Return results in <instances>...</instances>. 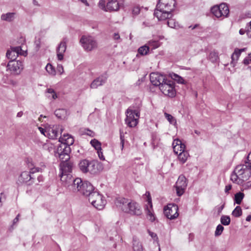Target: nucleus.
Here are the masks:
<instances>
[{
  "instance_id": "nucleus-1",
  "label": "nucleus",
  "mask_w": 251,
  "mask_h": 251,
  "mask_svg": "<svg viewBox=\"0 0 251 251\" xmlns=\"http://www.w3.org/2000/svg\"><path fill=\"white\" fill-rule=\"evenodd\" d=\"M159 89L165 95L170 98L175 97L176 96L175 83L171 79L166 78L160 86Z\"/></svg>"
},
{
  "instance_id": "nucleus-2",
  "label": "nucleus",
  "mask_w": 251,
  "mask_h": 251,
  "mask_svg": "<svg viewBox=\"0 0 251 251\" xmlns=\"http://www.w3.org/2000/svg\"><path fill=\"white\" fill-rule=\"evenodd\" d=\"M126 117L125 120L126 124L130 127H134L138 123L140 117V111L138 110H132L128 108L126 111Z\"/></svg>"
},
{
  "instance_id": "nucleus-3",
  "label": "nucleus",
  "mask_w": 251,
  "mask_h": 251,
  "mask_svg": "<svg viewBox=\"0 0 251 251\" xmlns=\"http://www.w3.org/2000/svg\"><path fill=\"white\" fill-rule=\"evenodd\" d=\"M80 43L84 50L90 51L97 48V41L92 36L83 35L80 38Z\"/></svg>"
},
{
  "instance_id": "nucleus-4",
  "label": "nucleus",
  "mask_w": 251,
  "mask_h": 251,
  "mask_svg": "<svg viewBox=\"0 0 251 251\" xmlns=\"http://www.w3.org/2000/svg\"><path fill=\"white\" fill-rule=\"evenodd\" d=\"M178 207L175 203H169L164 207V215L170 220H174L178 216Z\"/></svg>"
},
{
  "instance_id": "nucleus-5",
  "label": "nucleus",
  "mask_w": 251,
  "mask_h": 251,
  "mask_svg": "<svg viewBox=\"0 0 251 251\" xmlns=\"http://www.w3.org/2000/svg\"><path fill=\"white\" fill-rule=\"evenodd\" d=\"M175 0H159L156 6V9L159 10L172 12L175 7Z\"/></svg>"
},
{
  "instance_id": "nucleus-6",
  "label": "nucleus",
  "mask_w": 251,
  "mask_h": 251,
  "mask_svg": "<svg viewBox=\"0 0 251 251\" xmlns=\"http://www.w3.org/2000/svg\"><path fill=\"white\" fill-rule=\"evenodd\" d=\"M10 49L11 50H8L6 53V56L10 60H15L19 54L26 56L27 54V51L23 50L21 46H11Z\"/></svg>"
},
{
  "instance_id": "nucleus-7",
  "label": "nucleus",
  "mask_w": 251,
  "mask_h": 251,
  "mask_svg": "<svg viewBox=\"0 0 251 251\" xmlns=\"http://www.w3.org/2000/svg\"><path fill=\"white\" fill-rule=\"evenodd\" d=\"M35 171L38 172L39 168H36L35 171L33 169L29 172L27 171L22 172L19 177L18 181L21 183H25L28 185H31L35 178L33 176L31 175V174L33 175Z\"/></svg>"
},
{
  "instance_id": "nucleus-8",
  "label": "nucleus",
  "mask_w": 251,
  "mask_h": 251,
  "mask_svg": "<svg viewBox=\"0 0 251 251\" xmlns=\"http://www.w3.org/2000/svg\"><path fill=\"white\" fill-rule=\"evenodd\" d=\"M7 68L11 72V74L19 75L23 69V64L20 60H10Z\"/></svg>"
},
{
  "instance_id": "nucleus-9",
  "label": "nucleus",
  "mask_w": 251,
  "mask_h": 251,
  "mask_svg": "<svg viewBox=\"0 0 251 251\" xmlns=\"http://www.w3.org/2000/svg\"><path fill=\"white\" fill-rule=\"evenodd\" d=\"M187 186V183L185 177L182 176H179L174 186L178 196H181L184 194Z\"/></svg>"
},
{
  "instance_id": "nucleus-10",
  "label": "nucleus",
  "mask_w": 251,
  "mask_h": 251,
  "mask_svg": "<svg viewBox=\"0 0 251 251\" xmlns=\"http://www.w3.org/2000/svg\"><path fill=\"white\" fill-rule=\"evenodd\" d=\"M70 152L71 148L70 147L61 143L57 147L56 153L59 158L62 160L64 159V157L66 156L67 157L65 159L67 161L70 158L69 153Z\"/></svg>"
},
{
  "instance_id": "nucleus-11",
  "label": "nucleus",
  "mask_w": 251,
  "mask_h": 251,
  "mask_svg": "<svg viewBox=\"0 0 251 251\" xmlns=\"http://www.w3.org/2000/svg\"><path fill=\"white\" fill-rule=\"evenodd\" d=\"M108 75L106 72H104L99 76L96 78L90 84V87L91 89H96L99 86L104 85L107 79Z\"/></svg>"
},
{
  "instance_id": "nucleus-12",
  "label": "nucleus",
  "mask_w": 251,
  "mask_h": 251,
  "mask_svg": "<svg viewBox=\"0 0 251 251\" xmlns=\"http://www.w3.org/2000/svg\"><path fill=\"white\" fill-rule=\"evenodd\" d=\"M59 130L60 131V134L63 130L59 125L50 126L47 127V135L50 139H56L58 135Z\"/></svg>"
},
{
  "instance_id": "nucleus-13",
  "label": "nucleus",
  "mask_w": 251,
  "mask_h": 251,
  "mask_svg": "<svg viewBox=\"0 0 251 251\" xmlns=\"http://www.w3.org/2000/svg\"><path fill=\"white\" fill-rule=\"evenodd\" d=\"M127 208V210L125 212L130 215L139 216L142 213L140 206L136 202L130 201Z\"/></svg>"
},
{
  "instance_id": "nucleus-14",
  "label": "nucleus",
  "mask_w": 251,
  "mask_h": 251,
  "mask_svg": "<svg viewBox=\"0 0 251 251\" xmlns=\"http://www.w3.org/2000/svg\"><path fill=\"white\" fill-rule=\"evenodd\" d=\"M102 170V167L101 164L95 160L90 161L88 173L96 175L99 174Z\"/></svg>"
},
{
  "instance_id": "nucleus-15",
  "label": "nucleus",
  "mask_w": 251,
  "mask_h": 251,
  "mask_svg": "<svg viewBox=\"0 0 251 251\" xmlns=\"http://www.w3.org/2000/svg\"><path fill=\"white\" fill-rule=\"evenodd\" d=\"M83 181L80 178H76L73 179L72 183L68 185V188L70 191L74 193L80 192L82 185H83Z\"/></svg>"
},
{
  "instance_id": "nucleus-16",
  "label": "nucleus",
  "mask_w": 251,
  "mask_h": 251,
  "mask_svg": "<svg viewBox=\"0 0 251 251\" xmlns=\"http://www.w3.org/2000/svg\"><path fill=\"white\" fill-rule=\"evenodd\" d=\"M166 78V76L164 75L155 73H152L150 74V81L152 84L155 86L160 87Z\"/></svg>"
},
{
  "instance_id": "nucleus-17",
  "label": "nucleus",
  "mask_w": 251,
  "mask_h": 251,
  "mask_svg": "<svg viewBox=\"0 0 251 251\" xmlns=\"http://www.w3.org/2000/svg\"><path fill=\"white\" fill-rule=\"evenodd\" d=\"M130 201H131L123 197H118L116 199L115 203L119 209L125 212V211L127 210V207L128 206Z\"/></svg>"
},
{
  "instance_id": "nucleus-18",
  "label": "nucleus",
  "mask_w": 251,
  "mask_h": 251,
  "mask_svg": "<svg viewBox=\"0 0 251 251\" xmlns=\"http://www.w3.org/2000/svg\"><path fill=\"white\" fill-rule=\"evenodd\" d=\"M171 11H165V10H159L155 8L154 15L157 18L159 21H164L169 19L173 16Z\"/></svg>"
},
{
  "instance_id": "nucleus-19",
  "label": "nucleus",
  "mask_w": 251,
  "mask_h": 251,
  "mask_svg": "<svg viewBox=\"0 0 251 251\" xmlns=\"http://www.w3.org/2000/svg\"><path fill=\"white\" fill-rule=\"evenodd\" d=\"M66 44L67 40L66 38H64L57 48V57L58 60L61 61L63 59L64 53L65 52L67 48Z\"/></svg>"
},
{
  "instance_id": "nucleus-20",
  "label": "nucleus",
  "mask_w": 251,
  "mask_h": 251,
  "mask_svg": "<svg viewBox=\"0 0 251 251\" xmlns=\"http://www.w3.org/2000/svg\"><path fill=\"white\" fill-rule=\"evenodd\" d=\"M95 189L94 187L90 182L85 180L83 181V185L80 189V194L88 197Z\"/></svg>"
},
{
  "instance_id": "nucleus-21",
  "label": "nucleus",
  "mask_w": 251,
  "mask_h": 251,
  "mask_svg": "<svg viewBox=\"0 0 251 251\" xmlns=\"http://www.w3.org/2000/svg\"><path fill=\"white\" fill-rule=\"evenodd\" d=\"M62 161L63 162L62 163L61 168L60 169V173L67 174H70L73 169V163L70 161H68L67 160L66 161L65 160V161L63 160Z\"/></svg>"
},
{
  "instance_id": "nucleus-22",
  "label": "nucleus",
  "mask_w": 251,
  "mask_h": 251,
  "mask_svg": "<svg viewBox=\"0 0 251 251\" xmlns=\"http://www.w3.org/2000/svg\"><path fill=\"white\" fill-rule=\"evenodd\" d=\"M59 142L61 143L70 147L74 143L73 137L69 134H64L61 136L59 139Z\"/></svg>"
},
{
  "instance_id": "nucleus-23",
  "label": "nucleus",
  "mask_w": 251,
  "mask_h": 251,
  "mask_svg": "<svg viewBox=\"0 0 251 251\" xmlns=\"http://www.w3.org/2000/svg\"><path fill=\"white\" fill-rule=\"evenodd\" d=\"M119 8V3L117 0H109L106 4V11H116Z\"/></svg>"
},
{
  "instance_id": "nucleus-24",
  "label": "nucleus",
  "mask_w": 251,
  "mask_h": 251,
  "mask_svg": "<svg viewBox=\"0 0 251 251\" xmlns=\"http://www.w3.org/2000/svg\"><path fill=\"white\" fill-rule=\"evenodd\" d=\"M59 176L60 177L61 181L64 183V185L67 187L68 185H70L72 183L74 179L71 174L60 173Z\"/></svg>"
},
{
  "instance_id": "nucleus-25",
  "label": "nucleus",
  "mask_w": 251,
  "mask_h": 251,
  "mask_svg": "<svg viewBox=\"0 0 251 251\" xmlns=\"http://www.w3.org/2000/svg\"><path fill=\"white\" fill-rule=\"evenodd\" d=\"M95 196L97 197V201H96L95 203H91V204L97 209L101 210L104 207L105 201L103 200V197L101 195L95 194Z\"/></svg>"
},
{
  "instance_id": "nucleus-26",
  "label": "nucleus",
  "mask_w": 251,
  "mask_h": 251,
  "mask_svg": "<svg viewBox=\"0 0 251 251\" xmlns=\"http://www.w3.org/2000/svg\"><path fill=\"white\" fill-rule=\"evenodd\" d=\"M89 162L90 160L87 159H83L79 162L78 167L81 172L84 174L88 173Z\"/></svg>"
},
{
  "instance_id": "nucleus-27",
  "label": "nucleus",
  "mask_w": 251,
  "mask_h": 251,
  "mask_svg": "<svg viewBox=\"0 0 251 251\" xmlns=\"http://www.w3.org/2000/svg\"><path fill=\"white\" fill-rule=\"evenodd\" d=\"M16 13L14 12H8L6 14H2L1 15L0 19L2 21L7 22H11L15 18Z\"/></svg>"
},
{
  "instance_id": "nucleus-28",
  "label": "nucleus",
  "mask_w": 251,
  "mask_h": 251,
  "mask_svg": "<svg viewBox=\"0 0 251 251\" xmlns=\"http://www.w3.org/2000/svg\"><path fill=\"white\" fill-rule=\"evenodd\" d=\"M132 242L133 251H143L142 245L136 237H133Z\"/></svg>"
},
{
  "instance_id": "nucleus-29",
  "label": "nucleus",
  "mask_w": 251,
  "mask_h": 251,
  "mask_svg": "<svg viewBox=\"0 0 251 251\" xmlns=\"http://www.w3.org/2000/svg\"><path fill=\"white\" fill-rule=\"evenodd\" d=\"M208 59L213 63H216L219 60L218 52L215 50L211 51L208 56Z\"/></svg>"
},
{
  "instance_id": "nucleus-30",
  "label": "nucleus",
  "mask_w": 251,
  "mask_h": 251,
  "mask_svg": "<svg viewBox=\"0 0 251 251\" xmlns=\"http://www.w3.org/2000/svg\"><path fill=\"white\" fill-rule=\"evenodd\" d=\"M54 114L58 118L63 119L65 118L67 115V111L65 109L63 108L56 109L54 111Z\"/></svg>"
},
{
  "instance_id": "nucleus-31",
  "label": "nucleus",
  "mask_w": 251,
  "mask_h": 251,
  "mask_svg": "<svg viewBox=\"0 0 251 251\" xmlns=\"http://www.w3.org/2000/svg\"><path fill=\"white\" fill-rule=\"evenodd\" d=\"M211 12L216 17L220 18L222 16V12H221L220 6L215 5L211 8Z\"/></svg>"
},
{
  "instance_id": "nucleus-32",
  "label": "nucleus",
  "mask_w": 251,
  "mask_h": 251,
  "mask_svg": "<svg viewBox=\"0 0 251 251\" xmlns=\"http://www.w3.org/2000/svg\"><path fill=\"white\" fill-rule=\"evenodd\" d=\"M244 197V194L242 192H239L236 193L234 195V202L240 204L243 199Z\"/></svg>"
},
{
  "instance_id": "nucleus-33",
  "label": "nucleus",
  "mask_w": 251,
  "mask_h": 251,
  "mask_svg": "<svg viewBox=\"0 0 251 251\" xmlns=\"http://www.w3.org/2000/svg\"><path fill=\"white\" fill-rule=\"evenodd\" d=\"M240 165L241 166L242 170H244V172H246L247 170H251V158H248V155L245 164Z\"/></svg>"
},
{
  "instance_id": "nucleus-34",
  "label": "nucleus",
  "mask_w": 251,
  "mask_h": 251,
  "mask_svg": "<svg viewBox=\"0 0 251 251\" xmlns=\"http://www.w3.org/2000/svg\"><path fill=\"white\" fill-rule=\"evenodd\" d=\"M95 194H98V195H100L99 192L97 190H94L91 194L88 197L89 201L90 202L95 203L96 201H97V197L95 196Z\"/></svg>"
},
{
  "instance_id": "nucleus-35",
  "label": "nucleus",
  "mask_w": 251,
  "mask_h": 251,
  "mask_svg": "<svg viewBox=\"0 0 251 251\" xmlns=\"http://www.w3.org/2000/svg\"><path fill=\"white\" fill-rule=\"evenodd\" d=\"M189 157V154L187 151H181L178 154V159L182 163H184Z\"/></svg>"
},
{
  "instance_id": "nucleus-36",
  "label": "nucleus",
  "mask_w": 251,
  "mask_h": 251,
  "mask_svg": "<svg viewBox=\"0 0 251 251\" xmlns=\"http://www.w3.org/2000/svg\"><path fill=\"white\" fill-rule=\"evenodd\" d=\"M149 50L150 47L146 45L140 47L138 50V51L140 54L145 55L148 54Z\"/></svg>"
},
{
  "instance_id": "nucleus-37",
  "label": "nucleus",
  "mask_w": 251,
  "mask_h": 251,
  "mask_svg": "<svg viewBox=\"0 0 251 251\" xmlns=\"http://www.w3.org/2000/svg\"><path fill=\"white\" fill-rule=\"evenodd\" d=\"M221 224L224 226H228L230 223V218L229 216L222 215L220 219Z\"/></svg>"
},
{
  "instance_id": "nucleus-38",
  "label": "nucleus",
  "mask_w": 251,
  "mask_h": 251,
  "mask_svg": "<svg viewBox=\"0 0 251 251\" xmlns=\"http://www.w3.org/2000/svg\"><path fill=\"white\" fill-rule=\"evenodd\" d=\"M90 144L97 151L101 149V143L96 139H92L90 141Z\"/></svg>"
},
{
  "instance_id": "nucleus-39",
  "label": "nucleus",
  "mask_w": 251,
  "mask_h": 251,
  "mask_svg": "<svg viewBox=\"0 0 251 251\" xmlns=\"http://www.w3.org/2000/svg\"><path fill=\"white\" fill-rule=\"evenodd\" d=\"M221 12H222V16L226 17L229 13V9L228 6L225 4H221L220 5Z\"/></svg>"
},
{
  "instance_id": "nucleus-40",
  "label": "nucleus",
  "mask_w": 251,
  "mask_h": 251,
  "mask_svg": "<svg viewBox=\"0 0 251 251\" xmlns=\"http://www.w3.org/2000/svg\"><path fill=\"white\" fill-rule=\"evenodd\" d=\"M242 214V210L239 206H237L232 212V215L235 217H239Z\"/></svg>"
},
{
  "instance_id": "nucleus-41",
  "label": "nucleus",
  "mask_w": 251,
  "mask_h": 251,
  "mask_svg": "<svg viewBox=\"0 0 251 251\" xmlns=\"http://www.w3.org/2000/svg\"><path fill=\"white\" fill-rule=\"evenodd\" d=\"M151 49H155L160 46V42L158 41L151 40L148 42V46Z\"/></svg>"
},
{
  "instance_id": "nucleus-42",
  "label": "nucleus",
  "mask_w": 251,
  "mask_h": 251,
  "mask_svg": "<svg viewBox=\"0 0 251 251\" xmlns=\"http://www.w3.org/2000/svg\"><path fill=\"white\" fill-rule=\"evenodd\" d=\"M241 53L239 50V49H238V48L235 49L234 51L231 55L232 61L233 62L234 61H237L239 56L241 55Z\"/></svg>"
},
{
  "instance_id": "nucleus-43",
  "label": "nucleus",
  "mask_w": 251,
  "mask_h": 251,
  "mask_svg": "<svg viewBox=\"0 0 251 251\" xmlns=\"http://www.w3.org/2000/svg\"><path fill=\"white\" fill-rule=\"evenodd\" d=\"M25 38L21 36L20 38H19L16 41V43H14V42L12 43L13 45H17V46H21L22 48H23V46L25 44Z\"/></svg>"
},
{
  "instance_id": "nucleus-44",
  "label": "nucleus",
  "mask_w": 251,
  "mask_h": 251,
  "mask_svg": "<svg viewBox=\"0 0 251 251\" xmlns=\"http://www.w3.org/2000/svg\"><path fill=\"white\" fill-rule=\"evenodd\" d=\"M47 93L50 94V95L47 96L49 98H51L53 100H55L57 98V95L55 93L54 90L52 88H48L47 89Z\"/></svg>"
},
{
  "instance_id": "nucleus-45",
  "label": "nucleus",
  "mask_w": 251,
  "mask_h": 251,
  "mask_svg": "<svg viewBox=\"0 0 251 251\" xmlns=\"http://www.w3.org/2000/svg\"><path fill=\"white\" fill-rule=\"evenodd\" d=\"M46 69L50 75H55V70L54 68L50 64L48 63L46 67Z\"/></svg>"
},
{
  "instance_id": "nucleus-46",
  "label": "nucleus",
  "mask_w": 251,
  "mask_h": 251,
  "mask_svg": "<svg viewBox=\"0 0 251 251\" xmlns=\"http://www.w3.org/2000/svg\"><path fill=\"white\" fill-rule=\"evenodd\" d=\"M224 229V226L221 225H218L216 228V230L215 231V236H218L222 234L223 230Z\"/></svg>"
},
{
  "instance_id": "nucleus-47",
  "label": "nucleus",
  "mask_w": 251,
  "mask_h": 251,
  "mask_svg": "<svg viewBox=\"0 0 251 251\" xmlns=\"http://www.w3.org/2000/svg\"><path fill=\"white\" fill-rule=\"evenodd\" d=\"M251 175V170H247L246 172L240 176L243 181L247 180Z\"/></svg>"
},
{
  "instance_id": "nucleus-48",
  "label": "nucleus",
  "mask_w": 251,
  "mask_h": 251,
  "mask_svg": "<svg viewBox=\"0 0 251 251\" xmlns=\"http://www.w3.org/2000/svg\"><path fill=\"white\" fill-rule=\"evenodd\" d=\"M167 25L168 26L171 28H176L177 25V23H176L174 19L171 18L168 19L167 21Z\"/></svg>"
},
{
  "instance_id": "nucleus-49",
  "label": "nucleus",
  "mask_w": 251,
  "mask_h": 251,
  "mask_svg": "<svg viewBox=\"0 0 251 251\" xmlns=\"http://www.w3.org/2000/svg\"><path fill=\"white\" fill-rule=\"evenodd\" d=\"M173 79L174 80H175L176 81H177V83H180V84H184L185 83V80H184V79L180 76H179L176 74H174Z\"/></svg>"
},
{
  "instance_id": "nucleus-50",
  "label": "nucleus",
  "mask_w": 251,
  "mask_h": 251,
  "mask_svg": "<svg viewBox=\"0 0 251 251\" xmlns=\"http://www.w3.org/2000/svg\"><path fill=\"white\" fill-rule=\"evenodd\" d=\"M234 172L237 173L241 176L244 173V170H242L241 166L239 165L236 167L234 170Z\"/></svg>"
},
{
  "instance_id": "nucleus-51",
  "label": "nucleus",
  "mask_w": 251,
  "mask_h": 251,
  "mask_svg": "<svg viewBox=\"0 0 251 251\" xmlns=\"http://www.w3.org/2000/svg\"><path fill=\"white\" fill-rule=\"evenodd\" d=\"M140 12V7L139 6H135L132 9V14L133 16H136Z\"/></svg>"
},
{
  "instance_id": "nucleus-52",
  "label": "nucleus",
  "mask_w": 251,
  "mask_h": 251,
  "mask_svg": "<svg viewBox=\"0 0 251 251\" xmlns=\"http://www.w3.org/2000/svg\"><path fill=\"white\" fill-rule=\"evenodd\" d=\"M165 116L166 118L168 120V121L170 122V124H173L174 123H176V120L171 115L168 114L167 113H165Z\"/></svg>"
},
{
  "instance_id": "nucleus-53",
  "label": "nucleus",
  "mask_w": 251,
  "mask_h": 251,
  "mask_svg": "<svg viewBox=\"0 0 251 251\" xmlns=\"http://www.w3.org/2000/svg\"><path fill=\"white\" fill-rule=\"evenodd\" d=\"M147 215H148V216L149 217V220L151 222H154L155 221V216H154V214L153 213H152L151 212V211L150 209H148Z\"/></svg>"
},
{
  "instance_id": "nucleus-54",
  "label": "nucleus",
  "mask_w": 251,
  "mask_h": 251,
  "mask_svg": "<svg viewBox=\"0 0 251 251\" xmlns=\"http://www.w3.org/2000/svg\"><path fill=\"white\" fill-rule=\"evenodd\" d=\"M120 140H121L120 145L121 146V149H122V150H123L124 147L125 138H124V135L123 134V133L121 131H120Z\"/></svg>"
},
{
  "instance_id": "nucleus-55",
  "label": "nucleus",
  "mask_w": 251,
  "mask_h": 251,
  "mask_svg": "<svg viewBox=\"0 0 251 251\" xmlns=\"http://www.w3.org/2000/svg\"><path fill=\"white\" fill-rule=\"evenodd\" d=\"M105 0H100L99 2V5L100 8L106 11V6L105 5Z\"/></svg>"
},
{
  "instance_id": "nucleus-56",
  "label": "nucleus",
  "mask_w": 251,
  "mask_h": 251,
  "mask_svg": "<svg viewBox=\"0 0 251 251\" xmlns=\"http://www.w3.org/2000/svg\"><path fill=\"white\" fill-rule=\"evenodd\" d=\"M239 176L238 175V174L233 172L231 175V180L233 182H235L237 180V179L239 177Z\"/></svg>"
},
{
  "instance_id": "nucleus-57",
  "label": "nucleus",
  "mask_w": 251,
  "mask_h": 251,
  "mask_svg": "<svg viewBox=\"0 0 251 251\" xmlns=\"http://www.w3.org/2000/svg\"><path fill=\"white\" fill-rule=\"evenodd\" d=\"M251 62V58L249 55L246 57L243 61L244 64L247 65Z\"/></svg>"
},
{
  "instance_id": "nucleus-58",
  "label": "nucleus",
  "mask_w": 251,
  "mask_h": 251,
  "mask_svg": "<svg viewBox=\"0 0 251 251\" xmlns=\"http://www.w3.org/2000/svg\"><path fill=\"white\" fill-rule=\"evenodd\" d=\"M176 142V145L174 146V151L176 152V147L178 146H180V145L182 143L180 140L177 139L174 141L173 145H174Z\"/></svg>"
},
{
  "instance_id": "nucleus-59",
  "label": "nucleus",
  "mask_w": 251,
  "mask_h": 251,
  "mask_svg": "<svg viewBox=\"0 0 251 251\" xmlns=\"http://www.w3.org/2000/svg\"><path fill=\"white\" fill-rule=\"evenodd\" d=\"M101 151H102L101 149L100 150H97V153L98 154V156H99V158L101 160H104L105 158H104V155H103V153Z\"/></svg>"
},
{
  "instance_id": "nucleus-60",
  "label": "nucleus",
  "mask_w": 251,
  "mask_h": 251,
  "mask_svg": "<svg viewBox=\"0 0 251 251\" xmlns=\"http://www.w3.org/2000/svg\"><path fill=\"white\" fill-rule=\"evenodd\" d=\"M85 134L91 137H93L94 135V132L89 129H85Z\"/></svg>"
},
{
  "instance_id": "nucleus-61",
  "label": "nucleus",
  "mask_w": 251,
  "mask_h": 251,
  "mask_svg": "<svg viewBox=\"0 0 251 251\" xmlns=\"http://www.w3.org/2000/svg\"><path fill=\"white\" fill-rule=\"evenodd\" d=\"M232 188V185L230 184L227 185L225 187V192L226 193H228L229 190H230Z\"/></svg>"
},
{
  "instance_id": "nucleus-62",
  "label": "nucleus",
  "mask_w": 251,
  "mask_h": 251,
  "mask_svg": "<svg viewBox=\"0 0 251 251\" xmlns=\"http://www.w3.org/2000/svg\"><path fill=\"white\" fill-rule=\"evenodd\" d=\"M39 129L41 133H42L43 134H44L45 136L47 135L46 131L47 130V127L46 129H45L41 127H39Z\"/></svg>"
},
{
  "instance_id": "nucleus-63",
  "label": "nucleus",
  "mask_w": 251,
  "mask_h": 251,
  "mask_svg": "<svg viewBox=\"0 0 251 251\" xmlns=\"http://www.w3.org/2000/svg\"><path fill=\"white\" fill-rule=\"evenodd\" d=\"M178 148H180V151H185V145L183 143H182L180 146H179V147ZM178 148H177L178 149Z\"/></svg>"
},
{
  "instance_id": "nucleus-64",
  "label": "nucleus",
  "mask_w": 251,
  "mask_h": 251,
  "mask_svg": "<svg viewBox=\"0 0 251 251\" xmlns=\"http://www.w3.org/2000/svg\"><path fill=\"white\" fill-rule=\"evenodd\" d=\"M113 38L115 40H119L120 39V36L119 33H115L113 35Z\"/></svg>"
}]
</instances>
